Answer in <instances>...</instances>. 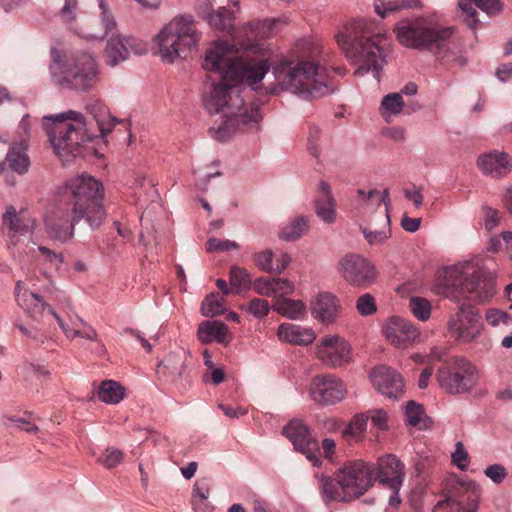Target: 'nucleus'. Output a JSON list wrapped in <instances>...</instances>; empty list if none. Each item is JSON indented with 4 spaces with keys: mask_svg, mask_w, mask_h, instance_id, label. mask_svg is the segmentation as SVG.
<instances>
[{
    "mask_svg": "<svg viewBox=\"0 0 512 512\" xmlns=\"http://www.w3.org/2000/svg\"><path fill=\"white\" fill-rule=\"evenodd\" d=\"M103 191L102 183L92 176L82 174L70 179L64 199L45 220L48 234L61 242L69 241L81 220L91 229H98L106 218Z\"/></svg>",
    "mask_w": 512,
    "mask_h": 512,
    "instance_id": "f257e3e1",
    "label": "nucleus"
},
{
    "mask_svg": "<svg viewBox=\"0 0 512 512\" xmlns=\"http://www.w3.org/2000/svg\"><path fill=\"white\" fill-rule=\"evenodd\" d=\"M495 292V281L485 271H474L463 279L458 294L449 296L457 304V310L447 322L451 338L461 343H470L479 336L482 321L473 305L488 302Z\"/></svg>",
    "mask_w": 512,
    "mask_h": 512,
    "instance_id": "f03ea898",
    "label": "nucleus"
},
{
    "mask_svg": "<svg viewBox=\"0 0 512 512\" xmlns=\"http://www.w3.org/2000/svg\"><path fill=\"white\" fill-rule=\"evenodd\" d=\"M394 31L405 47L429 51L438 59L460 67L467 64L462 44L453 38V27H440L418 18L401 21Z\"/></svg>",
    "mask_w": 512,
    "mask_h": 512,
    "instance_id": "7ed1b4c3",
    "label": "nucleus"
},
{
    "mask_svg": "<svg viewBox=\"0 0 512 512\" xmlns=\"http://www.w3.org/2000/svg\"><path fill=\"white\" fill-rule=\"evenodd\" d=\"M336 41L345 56L359 64L356 74L364 75L372 71L378 78L386 64V52L390 47L386 34H372L367 28V22L359 19L345 25L336 35Z\"/></svg>",
    "mask_w": 512,
    "mask_h": 512,
    "instance_id": "20e7f679",
    "label": "nucleus"
},
{
    "mask_svg": "<svg viewBox=\"0 0 512 512\" xmlns=\"http://www.w3.org/2000/svg\"><path fill=\"white\" fill-rule=\"evenodd\" d=\"M237 48L233 44L219 41L215 46L207 50L202 67L211 72H217L223 79H229L235 85L240 87L245 83L257 90L258 84L263 80L270 70L267 60L242 62L236 56Z\"/></svg>",
    "mask_w": 512,
    "mask_h": 512,
    "instance_id": "39448f33",
    "label": "nucleus"
},
{
    "mask_svg": "<svg viewBox=\"0 0 512 512\" xmlns=\"http://www.w3.org/2000/svg\"><path fill=\"white\" fill-rule=\"evenodd\" d=\"M43 126L53 152L62 161L83 156L86 142L93 139L87 134L83 115L73 110L44 116Z\"/></svg>",
    "mask_w": 512,
    "mask_h": 512,
    "instance_id": "423d86ee",
    "label": "nucleus"
},
{
    "mask_svg": "<svg viewBox=\"0 0 512 512\" xmlns=\"http://www.w3.org/2000/svg\"><path fill=\"white\" fill-rule=\"evenodd\" d=\"M51 81L64 90L88 92L99 81V66L93 54L78 53L66 58L56 49L51 51L49 65Z\"/></svg>",
    "mask_w": 512,
    "mask_h": 512,
    "instance_id": "0eeeda50",
    "label": "nucleus"
},
{
    "mask_svg": "<svg viewBox=\"0 0 512 512\" xmlns=\"http://www.w3.org/2000/svg\"><path fill=\"white\" fill-rule=\"evenodd\" d=\"M220 75L218 83H212L208 92L203 96V105L209 114L222 113L224 116L240 117L243 129H256L262 120L260 112L261 104L250 103L247 105L241 96V88L229 79H223Z\"/></svg>",
    "mask_w": 512,
    "mask_h": 512,
    "instance_id": "6e6552de",
    "label": "nucleus"
},
{
    "mask_svg": "<svg viewBox=\"0 0 512 512\" xmlns=\"http://www.w3.org/2000/svg\"><path fill=\"white\" fill-rule=\"evenodd\" d=\"M273 74L281 90L290 91L304 99L321 98L334 91L326 83L319 64L314 61H300L295 66L289 62H280L273 67Z\"/></svg>",
    "mask_w": 512,
    "mask_h": 512,
    "instance_id": "1a4fd4ad",
    "label": "nucleus"
},
{
    "mask_svg": "<svg viewBox=\"0 0 512 512\" xmlns=\"http://www.w3.org/2000/svg\"><path fill=\"white\" fill-rule=\"evenodd\" d=\"M200 35L191 16L176 17L155 37L157 54L162 61L168 63L185 58L187 52L197 47Z\"/></svg>",
    "mask_w": 512,
    "mask_h": 512,
    "instance_id": "9d476101",
    "label": "nucleus"
},
{
    "mask_svg": "<svg viewBox=\"0 0 512 512\" xmlns=\"http://www.w3.org/2000/svg\"><path fill=\"white\" fill-rule=\"evenodd\" d=\"M436 379L443 391L451 395L470 392L478 382V370L464 357H453L437 373Z\"/></svg>",
    "mask_w": 512,
    "mask_h": 512,
    "instance_id": "9b49d317",
    "label": "nucleus"
},
{
    "mask_svg": "<svg viewBox=\"0 0 512 512\" xmlns=\"http://www.w3.org/2000/svg\"><path fill=\"white\" fill-rule=\"evenodd\" d=\"M373 471L372 462L350 459L346 460L336 472L352 497L357 499L373 486Z\"/></svg>",
    "mask_w": 512,
    "mask_h": 512,
    "instance_id": "f8f14e48",
    "label": "nucleus"
},
{
    "mask_svg": "<svg viewBox=\"0 0 512 512\" xmlns=\"http://www.w3.org/2000/svg\"><path fill=\"white\" fill-rule=\"evenodd\" d=\"M338 272L353 287L368 288L377 278L376 268L360 254L350 253L338 262Z\"/></svg>",
    "mask_w": 512,
    "mask_h": 512,
    "instance_id": "ddd939ff",
    "label": "nucleus"
},
{
    "mask_svg": "<svg viewBox=\"0 0 512 512\" xmlns=\"http://www.w3.org/2000/svg\"><path fill=\"white\" fill-rule=\"evenodd\" d=\"M283 434L292 442L294 449L303 455L312 463L313 466L322 465L319 457L320 448L318 441L310 432V429L302 421L291 420L283 428Z\"/></svg>",
    "mask_w": 512,
    "mask_h": 512,
    "instance_id": "4468645a",
    "label": "nucleus"
},
{
    "mask_svg": "<svg viewBox=\"0 0 512 512\" xmlns=\"http://www.w3.org/2000/svg\"><path fill=\"white\" fill-rule=\"evenodd\" d=\"M373 483L391 491L400 490L405 479V464L395 454H385L373 463Z\"/></svg>",
    "mask_w": 512,
    "mask_h": 512,
    "instance_id": "2eb2a0df",
    "label": "nucleus"
},
{
    "mask_svg": "<svg viewBox=\"0 0 512 512\" xmlns=\"http://www.w3.org/2000/svg\"><path fill=\"white\" fill-rule=\"evenodd\" d=\"M309 392L314 402L322 406H329L344 399L346 388L341 379L335 375L323 374L313 378Z\"/></svg>",
    "mask_w": 512,
    "mask_h": 512,
    "instance_id": "dca6fc26",
    "label": "nucleus"
},
{
    "mask_svg": "<svg viewBox=\"0 0 512 512\" xmlns=\"http://www.w3.org/2000/svg\"><path fill=\"white\" fill-rule=\"evenodd\" d=\"M131 51L136 55L146 53V43L135 37L113 34L107 40L106 48L104 50L106 64L111 67L117 66L119 63L129 58Z\"/></svg>",
    "mask_w": 512,
    "mask_h": 512,
    "instance_id": "f3484780",
    "label": "nucleus"
},
{
    "mask_svg": "<svg viewBox=\"0 0 512 512\" xmlns=\"http://www.w3.org/2000/svg\"><path fill=\"white\" fill-rule=\"evenodd\" d=\"M370 379L377 391L390 399H399L404 394V382L395 369L381 365L370 373Z\"/></svg>",
    "mask_w": 512,
    "mask_h": 512,
    "instance_id": "a211bd4d",
    "label": "nucleus"
},
{
    "mask_svg": "<svg viewBox=\"0 0 512 512\" xmlns=\"http://www.w3.org/2000/svg\"><path fill=\"white\" fill-rule=\"evenodd\" d=\"M479 487L475 482H470L462 487L455 495L439 501L435 510L445 509L446 512H476L479 501Z\"/></svg>",
    "mask_w": 512,
    "mask_h": 512,
    "instance_id": "6ab92c4d",
    "label": "nucleus"
},
{
    "mask_svg": "<svg viewBox=\"0 0 512 512\" xmlns=\"http://www.w3.org/2000/svg\"><path fill=\"white\" fill-rule=\"evenodd\" d=\"M350 346L339 336H328L321 340L317 349L318 359L330 367H339L350 360Z\"/></svg>",
    "mask_w": 512,
    "mask_h": 512,
    "instance_id": "aec40b11",
    "label": "nucleus"
},
{
    "mask_svg": "<svg viewBox=\"0 0 512 512\" xmlns=\"http://www.w3.org/2000/svg\"><path fill=\"white\" fill-rule=\"evenodd\" d=\"M386 338L397 348L406 349L420 338L418 328L401 317L390 318L385 327Z\"/></svg>",
    "mask_w": 512,
    "mask_h": 512,
    "instance_id": "412c9836",
    "label": "nucleus"
},
{
    "mask_svg": "<svg viewBox=\"0 0 512 512\" xmlns=\"http://www.w3.org/2000/svg\"><path fill=\"white\" fill-rule=\"evenodd\" d=\"M476 164L484 175L493 179H502L512 170L511 156L499 150L479 155Z\"/></svg>",
    "mask_w": 512,
    "mask_h": 512,
    "instance_id": "4be33fe9",
    "label": "nucleus"
},
{
    "mask_svg": "<svg viewBox=\"0 0 512 512\" xmlns=\"http://www.w3.org/2000/svg\"><path fill=\"white\" fill-rule=\"evenodd\" d=\"M186 358L183 349L169 353L158 365L157 374L166 381L177 383L186 372Z\"/></svg>",
    "mask_w": 512,
    "mask_h": 512,
    "instance_id": "5701e85b",
    "label": "nucleus"
},
{
    "mask_svg": "<svg viewBox=\"0 0 512 512\" xmlns=\"http://www.w3.org/2000/svg\"><path fill=\"white\" fill-rule=\"evenodd\" d=\"M197 339L201 344L217 342L227 346L232 340L228 326L219 320H206L198 325Z\"/></svg>",
    "mask_w": 512,
    "mask_h": 512,
    "instance_id": "b1692460",
    "label": "nucleus"
},
{
    "mask_svg": "<svg viewBox=\"0 0 512 512\" xmlns=\"http://www.w3.org/2000/svg\"><path fill=\"white\" fill-rule=\"evenodd\" d=\"M458 6L466 14V22L472 29H475L478 24L477 12L474 7L479 8L489 16L499 15L503 10V4L500 0H459Z\"/></svg>",
    "mask_w": 512,
    "mask_h": 512,
    "instance_id": "393cba45",
    "label": "nucleus"
},
{
    "mask_svg": "<svg viewBox=\"0 0 512 512\" xmlns=\"http://www.w3.org/2000/svg\"><path fill=\"white\" fill-rule=\"evenodd\" d=\"M320 491L325 504L330 502H350L354 500L345 484L340 481L337 472L334 477L322 475L320 478Z\"/></svg>",
    "mask_w": 512,
    "mask_h": 512,
    "instance_id": "a878e982",
    "label": "nucleus"
},
{
    "mask_svg": "<svg viewBox=\"0 0 512 512\" xmlns=\"http://www.w3.org/2000/svg\"><path fill=\"white\" fill-rule=\"evenodd\" d=\"M340 305L338 299L331 293H320L311 302L312 315L322 323L335 321Z\"/></svg>",
    "mask_w": 512,
    "mask_h": 512,
    "instance_id": "bb28decb",
    "label": "nucleus"
},
{
    "mask_svg": "<svg viewBox=\"0 0 512 512\" xmlns=\"http://www.w3.org/2000/svg\"><path fill=\"white\" fill-rule=\"evenodd\" d=\"M318 196L315 199V212L318 218L325 223L335 221L336 201L332 194V189L327 181H320L318 185Z\"/></svg>",
    "mask_w": 512,
    "mask_h": 512,
    "instance_id": "cd10ccee",
    "label": "nucleus"
},
{
    "mask_svg": "<svg viewBox=\"0 0 512 512\" xmlns=\"http://www.w3.org/2000/svg\"><path fill=\"white\" fill-rule=\"evenodd\" d=\"M16 301L18 305L23 308L24 312L31 319L38 321L44 310L49 309V305L43 300V298L37 294L27 290L20 291V281L17 282L16 287Z\"/></svg>",
    "mask_w": 512,
    "mask_h": 512,
    "instance_id": "c85d7f7f",
    "label": "nucleus"
},
{
    "mask_svg": "<svg viewBox=\"0 0 512 512\" xmlns=\"http://www.w3.org/2000/svg\"><path fill=\"white\" fill-rule=\"evenodd\" d=\"M277 335L281 341L294 345H309L316 337L312 329L292 323L280 324L278 326Z\"/></svg>",
    "mask_w": 512,
    "mask_h": 512,
    "instance_id": "c756f323",
    "label": "nucleus"
},
{
    "mask_svg": "<svg viewBox=\"0 0 512 512\" xmlns=\"http://www.w3.org/2000/svg\"><path fill=\"white\" fill-rule=\"evenodd\" d=\"M28 147V140L21 139L18 142H14L6 154L5 160L8 166L19 175L26 174L30 167V158L27 154Z\"/></svg>",
    "mask_w": 512,
    "mask_h": 512,
    "instance_id": "7c9ffc66",
    "label": "nucleus"
},
{
    "mask_svg": "<svg viewBox=\"0 0 512 512\" xmlns=\"http://www.w3.org/2000/svg\"><path fill=\"white\" fill-rule=\"evenodd\" d=\"M206 1L208 2L207 10L209 11L205 15V19L208 24L216 30L231 33L234 29L233 12L223 6L218 7V9L214 11L213 3L210 0Z\"/></svg>",
    "mask_w": 512,
    "mask_h": 512,
    "instance_id": "2f4dec72",
    "label": "nucleus"
},
{
    "mask_svg": "<svg viewBox=\"0 0 512 512\" xmlns=\"http://www.w3.org/2000/svg\"><path fill=\"white\" fill-rule=\"evenodd\" d=\"M211 479L208 477L197 480L193 486L192 506L195 512H208V497L210 495Z\"/></svg>",
    "mask_w": 512,
    "mask_h": 512,
    "instance_id": "473e14b6",
    "label": "nucleus"
},
{
    "mask_svg": "<svg viewBox=\"0 0 512 512\" xmlns=\"http://www.w3.org/2000/svg\"><path fill=\"white\" fill-rule=\"evenodd\" d=\"M369 415L359 413L353 416L350 422L342 430V435L347 441L360 442L365 438Z\"/></svg>",
    "mask_w": 512,
    "mask_h": 512,
    "instance_id": "72a5a7b5",
    "label": "nucleus"
},
{
    "mask_svg": "<svg viewBox=\"0 0 512 512\" xmlns=\"http://www.w3.org/2000/svg\"><path fill=\"white\" fill-rule=\"evenodd\" d=\"M98 398L106 404H118L125 396V388L114 380H104L97 390Z\"/></svg>",
    "mask_w": 512,
    "mask_h": 512,
    "instance_id": "f704fd0d",
    "label": "nucleus"
},
{
    "mask_svg": "<svg viewBox=\"0 0 512 512\" xmlns=\"http://www.w3.org/2000/svg\"><path fill=\"white\" fill-rule=\"evenodd\" d=\"M272 308L277 313L292 320L298 319L306 310V306L301 300L289 298H278Z\"/></svg>",
    "mask_w": 512,
    "mask_h": 512,
    "instance_id": "c9c22d12",
    "label": "nucleus"
},
{
    "mask_svg": "<svg viewBox=\"0 0 512 512\" xmlns=\"http://www.w3.org/2000/svg\"><path fill=\"white\" fill-rule=\"evenodd\" d=\"M421 6L420 0H375V11L381 17L401 9L419 8Z\"/></svg>",
    "mask_w": 512,
    "mask_h": 512,
    "instance_id": "e433bc0d",
    "label": "nucleus"
},
{
    "mask_svg": "<svg viewBox=\"0 0 512 512\" xmlns=\"http://www.w3.org/2000/svg\"><path fill=\"white\" fill-rule=\"evenodd\" d=\"M229 283L235 294H240L251 288L252 279L246 268L232 266L229 271Z\"/></svg>",
    "mask_w": 512,
    "mask_h": 512,
    "instance_id": "4c0bfd02",
    "label": "nucleus"
},
{
    "mask_svg": "<svg viewBox=\"0 0 512 512\" xmlns=\"http://www.w3.org/2000/svg\"><path fill=\"white\" fill-rule=\"evenodd\" d=\"M3 226L7 227L9 231L23 235L29 231V225L17 213L14 206L10 205L6 208L2 216Z\"/></svg>",
    "mask_w": 512,
    "mask_h": 512,
    "instance_id": "58836bf2",
    "label": "nucleus"
},
{
    "mask_svg": "<svg viewBox=\"0 0 512 512\" xmlns=\"http://www.w3.org/2000/svg\"><path fill=\"white\" fill-rule=\"evenodd\" d=\"M226 120L217 128H210L209 133L212 138L225 142L227 141L235 132L236 126H243V123L240 117L236 116H225Z\"/></svg>",
    "mask_w": 512,
    "mask_h": 512,
    "instance_id": "ea45409f",
    "label": "nucleus"
},
{
    "mask_svg": "<svg viewBox=\"0 0 512 512\" xmlns=\"http://www.w3.org/2000/svg\"><path fill=\"white\" fill-rule=\"evenodd\" d=\"M308 230V220L304 216L296 217L280 232V238L285 241H294L302 237Z\"/></svg>",
    "mask_w": 512,
    "mask_h": 512,
    "instance_id": "a19ab883",
    "label": "nucleus"
},
{
    "mask_svg": "<svg viewBox=\"0 0 512 512\" xmlns=\"http://www.w3.org/2000/svg\"><path fill=\"white\" fill-rule=\"evenodd\" d=\"M361 231L369 244H371V245L383 244L391 236L389 214L385 215L384 228L377 230V229H371L369 227H361Z\"/></svg>",
    "mask_w": 512,
    "mask_h": 512,
    "instance_id": "79ce46f5",
    "label": "nucleus"
},
{
    "mask_svg": "<svg viewBox=\"0 0 512 512\" xmlns=\"http://www.w3.org/2000/svg\"><path fill=\"white\" fill-rule=\"evenodd\" d=\"M201 313L205 317H216L224 313V298L217 293L207 295L201 303Z\"/></svg>",
    "mask_w": 512,
    "mask_h": 512,
    "instance_id": "37998d69",
    "label": "nucleus"
},
{
    "mask_svg": "<svg viewBox=\"0 0 512 512\" xmlns=\"http://www.w3.org/2000/svg\"><path fill=\"white\" fill-rule=\"evenodd\" d=\"M404 107L401 93H390L383 97L381 101V114L390 116L399 114Z\"/></svg>",
    "mask_w": 512,
    "mask_h": 512,
    "instance_id": "c03bdc74",
    "label": "nucleus"
},
{
    "mask_svg": "<svg viewBox=\"0 0 512 512\" xmlns=\"http://www.w3.org/2000/svg\"><path fill=\"white\" fill-rule=\"evenodd\" d=\"M409 308L413 315L421 321L428 320L431 315V304L422 297H412L409 301Z\"/></svg>",
    "mask_w": 512,
    "mask_h": 512,
    "instance_id": "a18cd8bd",
    "label": "nucleus"
},
{
    "mask_svg": "<svg viewBox=\"0 0 512 512\" xmlns=\"http://www.w3.org/2000/svg\"><path fill=\"white\" fill-rule=\"evenodd\" d=\"M357 312L362 317L374 315L377 312V303L375 297L370 293L360 295L355 304Z\"/></svg>",
    "mask_w": 512,
    "mask_h": 512,
    "instance_id": "49530a36",
    "label": "nucleus"
},
{
    "mask_svg": "<svg viewBox=\"0 0 512 512\" xmlns=\"http://www.w3.org/2000/svg\"><path fill=\"white\" fill-rule=\"evenodd\" d=\"M424 415V408L421 404L416 403L413 400L407 402L405 409V423L408 426H417L422 416Z\"/></svg>",
    "mask_w": 512,
    "mask_h": 512,
    "instance_id": "de8ad7c7",
    "label": "nucleus"
},
{
    "mask_svg": "<svg viewBox=\"0 0 512 512\" xmlns=\"http://www.w3.org/2000/svg\"><path fill=\"white\" fill-rule=\"evenodd\" d=\"M273 298H285L284 296L290 295L295 290V285L287 278L272 277Z\"/></svg>",
    "mask_w": 512,
    "mask_h": 512,
    "instance_id": "09e8293b",
    "label": "nucleus"
},
{
    "mask_svg": "<svg viewBox=\"0 0 512 512\" xmlns=\"http://www.w3.org/2000/svg\"><path fill=\"white\" fill-rule=\"evenodd\" d=\"M273 258V251L265 249L253 255V262L261 271L272 274Z\"/></svg>",
    "mask_w": 512,
    "mask_h": 512,
    "instance_id": "8fccbe9b",
    "label": "nucleus"
},
{
    "mask_svg": "<svg viewBox=\"0 0 512 512\" xmlns=\"http://www.w3.org/2000/svg\"><path fill=\"white\" fill-rule=\"evenodd\" d=\"M123 460V453L116 448H106L103 454L98 458L100 462L107 469L114 468Z\"/></svg>",
    "mask_w": 512,
    "mask_h": 512,
    "instance_id": "3c124183",
    "label": "nucleus"
},
{
    "mask_svg": "<svg viewBox=\"0 0 512 512\" xmlns=\"http://www.w3.org/2000/svg\"><path fill=\"white\" fill-rule=\"evenodd\" d=\"M247 309L254 317L260 319L268 315L270 306L267 300L254 298L248 303Z\"/></svg>",
    "mask_w": 512,
    "mask_h": 512,
    "instance_id": "603ef678",
    "label": "nucleus"
},
{
    "mask_svg": "<svg viewBox=\"0 0 512 512\" xmlns=\"http://www.w3.org/2000/svg\"><path fill=\"white\" fill-rule=\"evenodd\" d=\"M272 277H258L252 281L251 287L261 296L273 297Z\"/></svg>",
    "mask_w": 512,
    "mask_h": 512,
    "instance_id": "864d4df0",
    "label": "nucleus"
},
{
    "mask_svg": "<svg viewBox=\"0 0 512 512\" xmlns=\"http://www.w3.org/2000/svg\"><path fill=\"white\" fill-rule=\"evenodd\" d=\"M239 245L235 241L221 240L217 238H210L206 242V250L208 252H223L231 249H237Z\"/></svg>",
    "mask_w": 512,
    "mask_h": 512,
    "instance_id": "5fc2aeb1",
    "label": "nucleus"
},
{
    "mask_svg": "<svg viewBox=\"0 0 512 512\" xmlns=\"http://www.w3.org/2000/svg\"><path fill=\"white\" fill-rule=\"evenodd\" d=\"M452 463L460 470L465 471L468 467V452L461 441L456 442L455 451L451 455Z\"/></svg>",
    "mask_w": 512,
    "mask_h": 512,
    "instance_id": "6e6d98bb",
    "label": "nucleus"
},
{
    "mask_svg": "<svg viewBox=\"0 0 512 512\" xmlns=\"http://www.w3.org/2000/svg\"><path fill=\"white\" fill-rule=\"evenodd\" d=\"M484 474L495 484L502 483L508 475L506 468L501 464L486 467Z\"/></svg>",
    "mask_w": 512,
    "mask_h": 512,
    "instance_id": "4d7b16f0",
    "label": "nucleus"
},
{
    "mask_svg": "<svg viewBox=\"0 0 512 512\" xmlns=\"http://www.w3.org/2000/svg\"><path fill=\"white\" fill-rule=\"evenodd\" d=\"M371 413V422L374 427H376L379 430H386L388 428V415L387 412L383 409H376L369 411Z\"/></svg>",
    "mask_w": 512,
    "mask_h": 512,
    "instance_id": "13d9d810",
    "label": "nucleus"
},
{
    "mask_svg": "<svg viewBox=\"0 0 512 512\" xmlns=\"http://www.w3.org/2000/svg\"><path fill=\"white\" fill-rule=\"evenodd\" d=\"M289 23V19L285 16L277 17V18H266L260 22L261 28L264 30V33H270L275 31L278 26H286Z\"/></svg>",
    "mask_w": 512,
    "mask_h": 512,
    "instance_id": "bf43d9fd",
    "label": "nucleus"
},
{
    "mask_svg": "<svg viewBox=\"0 0 512 512\" xmlns=\"http://www.w3.org/2000/svg\"><path fill=\"white\" fill-rule=\"evenodd\" d=\"M486 319L492 326H497L500 323L508 324L510 315L501 310H490L487 312Z\"/></svg>",
    "mask_w": 512,
    "mask_h": 512,
    "instance_id": "052dcab7",
    "label": "nucleus"
},
{
    "mask_svg": "<svg viewBox=\"0 0 512 512\" xmlns=\"http://www.w3.org/2000/svg\"><path fill=\"white\" fill-rule=\"evenodd\" d=\"M320 129L316 126L309 127V135H308V150L312 156L318 157V147L317 142L320 138Z\"/></svg>",
    "mask_w": 512,
    "mask_h": 512,
    "instance_id": "680f3d73",
    "label": "nucleus"
},
{
    "mask_svg": "<svg viewBox=\"0 0 512 512\" xmlns=\"http://www.w3.org/2000/svg\"><path fill=\"white\" fill-rule=\"evenodd\" d=\"M78 0H65V4L60 10V16L66 23H70L75 19L74 11L77 8Z\"/></svg>",
    "mask_w": 512,
    "mask_h": 512,
    "instance_id": "e2e57ef3",
    "label": "nucleus"
},
{
    "mask_svg": "<svg viewBox=\"0 0 512 512\" xmlns=\"http://www.w3.org/2000/svg\"><path fill=\"white\" fill-rule=\"evenodd\" d=\"M291 261V256L286 252L277 255L276 262L275 264L273 263L272 274H281L289 266Z\"/></svg>",
    "mask_w": 512,
    "mask_h": 512,
    "instance_id": "0e129e2a",
    "label": "nucleus"
},
{
    "mask_svg": "<svg viewBox=\"0 0 512 512\" xmlns=\"http://www.w3.org/2000/svg\"><path fill=\"white\" fill-rule=\"evenodd\" d=\"M403 193H404L405 198L412 201L416 208H419L422 206L424 197L421 192V189L410 190V189L406 188L403 190Z\"/></svg>",
    "mask_w": 512,
    "mask_h": 512,
    "instance_id": "69168bd1",
    "label": "nucleus"
},
{
    "mask_svg": "<svg viewBox=\"0 0 512 512\" xmlns=\"http://www.w3.org/2000/svg\"><path fill=\"white\" fill-rule=\"evenodd\" d=\"M421 224L420 218H410L406 215H404L401 219V226L402 228L410 233L416 232Z\"/></svg>",
    "mask_w": 512,
    "mask_h": 512,
    "instance_id": "338daca9",
    "label": "nucleus"
},
{
    "mask_svg": "<svg viewBox=\"0 0 512 512\" xmlns=\"http://www.w3.org/2000/svg\"><path fill=\"white\" fill-rule=\"evenodd\" d=\"M496 76L502 82L510 79L512 77V62L500 65L496 70Z\"/></svg>",
    "mask_w": 512,
    "mask_h": 512,
    "instance_id": "774afa93",
    "label": "nucleus"
}]
</instances>
